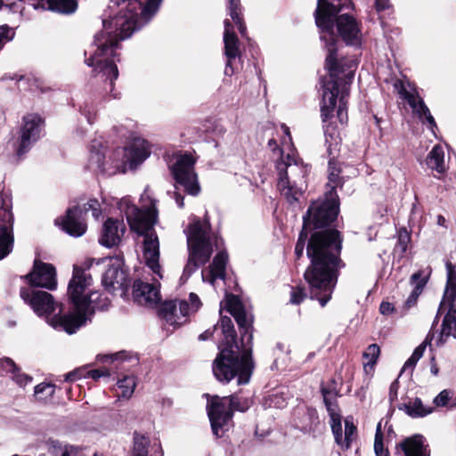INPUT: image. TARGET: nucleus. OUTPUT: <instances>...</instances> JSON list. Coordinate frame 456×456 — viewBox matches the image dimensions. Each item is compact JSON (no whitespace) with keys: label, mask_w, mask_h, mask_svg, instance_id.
<instances>
[{"label":"nucleus","mask_w":456,"mask_h":456,"mask_svg":"<svg viewBox=\"0 0 456 456\" xmlns=\"http://www.w3.org/2000/svg\"><path fill=\"white\" fill-rule=\"evenodd\" d=\"M110 1L118 6L123 4L122 10L125 12L110 20L102 21L103 29L94 36L95 49L86 62L102 72L110 80V86L112 88L113 81L118 76L115 63V51L118 47V42L128 38L135 29L147 23L158 12L162 0H147L145 4L140 0Z\"/></svg>","instance_id":"nucleus-1"},{"label":"nucleus","mask_w":456,"mask_h":456,"mask_svg":"<svg viewBox=\"0 0 456 456\" xmlns=\"http://www.w3.org/2000/svg\"><path fill=\"white\" fill-rule=\"evenodd\" d=\"M229 313L234 317L240 334L241 346L235 345V330L231 318H221V327L224 336L226 346L213 363V373L221 382H229L234 377L238 378V384H247L249 381L253 362L252 353V318L243 308L240 301L234 296L227 299Z\"/></svg>","instance_id":"nucleus-2"},{"label":"nucleus","mask_w":456,"mask_h":456,"mask_svg":"<svg viewBox=\"0 0 456 456\" xmlns=\"http://www.w3.org/2000/svg\"><path fill=\"white\" fill-rule=\"evenodd\" d=\"M342 239L337 230H325L314 232L306 248L311 265L304 277L310 289V297L317 299L324 306L331 298L337 283L338 271L344 265L339 258Z\"/></svg>","instance_id":"nucleus-3"},{"label":"nucleus","mask_w":456,"mask_h":456,"mask_svg":"<svg viewBox=\"0 0 456 456\" xmlns=\"http://www.w3.org/2000/svg\"><path fill=\"white\" fill-rule=\"evenodd\" d=\"M93 279L86 268L74 265L72 278L68 285V298L71 313L56 315L48 320L49 324L69 334L75 333L86 322L89 315L97 310L106 309L110 299L92 289Z\"/></svg>","instance_id":"nucleus-4"},{"label":"nucleus","mask_w":456,"mask_h":456,"mask_svg":"<svg viewBox=\"0 0 456 456\" xmlns=\"http://www.w3.org/2000/svg\"><path fill=\"white\" fill-rule=\"evenodd\" d=\"M353 7L351 0H318L317 8L315 10V23L321 29V39L325 41L328 47V55L332 51L336 66L341 70L346 69L349 64L354 61L355 66L356 61H338L336 57V37L333 32L334 22L336 20L337 29L341 38L347 44L352 45H360L362 42V34L356 20L347 12H339L350 10Z\"/></svg>","instance_id":"nucleus-5"},{"label":"nucleus","mask_w":456,"mask_h":456,"mask_svg":"<svg viewBox=\"0 0 456 456\" xmlns=\"http://www.w3.org/2000/svg\"><path fill=\"white\" fill-rule=\"evenodd\" d=\"M326 69L329 74L322 79V120L326 121L331 116L338 99L337 116L341 123H345L347 120L346 99L348 96L349 83L354 77L355 63L352 61L346 69L340 70L336 66L330 51V55L326 57Z\"/></svg>","instance_id":"nucleus-6"},{"label":"nucleus","mask_w":456,"mask_h":456,"mask_svg":"<svg viewBox=\"0 0 456 456\" xmlns=\"http://www.w3.org/2000/svg\"><path fill=\"white\" fill-rule=\"evenodd\" d=\"M118 208L125 212L131 230L144 237L143 258L146 265L159 279H162L159 265V242L153 227L157 221V212L153 208L141 210L131 204L128 199H122Z\"/></svg>","instance_id":"nucleus-7"},{"label":"nucleus","mask_w":456,"mask_h":456,"mask_svg":"<svg viewBox=\"0 0 456 456\" xmlns=\"http://www.w3.org/2000/svg\"><path fill=\"white\" fill-rule=\"evenodd\" d=\"M221 240L210 231L208 220L201 222L193 217L187 230L189 257L183 276L189 278L200 265L210 258L214 247L219 248Z\"/></svg>","instance_id":"nucleus-8"},{"label":"nucleus","mask_w":456,"mask_h":456,"mask_svg":"<svg viewBox=\"0 0 456 456\" xmlns=\"http://www.w3.org/2000/svg\"><path fill=\"white\" fill-rule=\"evenodd\" d=\"M277 186L281 194L289 204L297 202L306 189L308 167L296 159L293 152H288L277 163Z\"/></svg>","instance_id":"nucleus-9"},{"label":"nucleus","mask_w":456,"mask_h":456,"mask_svg":"<svg viewBox=\"0 0 456 456\" xmlns=\"http://www.w3.org/2000/svg\"><path fill=\"white\" fill-rule=\"evenodd\" d=\"M195 159L191 154L179 155L171 167V172L175 181L174 198L179 208L183 207V197L179 192L183 189L184 192L191 196H197L200 192V185L198 175L194 171Z\"/></svg>","instance_id":"nucleus-10"},{"label":"nucleus","mask_w":456,"mask_h":456,"mask_svg":"<svg viewBox=\"0 0 456 456\" xmlns=\"http://www.w3.org/2000/svg\"><path fill=\"white\" fill-rule=\"evenodd\" d=\"M248 407L247 403L240 404L237 395L214 396L207 406L213 434L216 437L223 436L224 432L228 430L233 411H243Z\"/></svg>","instance_id":"nucleus-11"},{"label":"nucleus","mask_w":456,"mask_h":456,"mask_svg":"<svg viewBox=\"0 0 456 456\" xmlns=\"http://www.w3.org/2000/svg\"><path fill=\"white\" fill-rule=\"evenodd\" d=\"M322 392L323 401L330 417V426L335 442L342 450H347L350 447L352 441L354 439L356 428L352 419L346 418L345 419V428L343 429L341 415L338 405L334 402L336 394L324 387L322 389Z\"/></svg>","instance_id":"nucleus-12"},{"label":"nucleus","mask_w":456,"mask_h":456,"mask_svg":"<svg viewBox=\"0 0 456 456\" xmlns=\"http://www.w3.org/2000/svg\"><path fill=\"white\" fill-rule=\"evenodd\" d=\"M88 166L93 170L106 175L125 173L126 170L123 151L117 149L106 158V148L99 141H94L90 146Z\"/></svg>","instance_id":"nucleus-13"},{"label":"nucleus","mask_w":456,"mask_h":456,"mask_svg":"<svg viewBox=\"0 0 456 456\" xmlns=\"http://www.w3.org/2000/svg\"><path fill=\"white\" fill-rule=\"evenodd\" d=\"M338 214V201L333 195L326 194V200L314 201L304 216V229L322 228L332 223Z\"/></svg>","instance_id":"nucleus-14"},{"label":"nucleus","mask_w":456,"mask_h":456,"mask_svg":"<svg viewBox=\"0 0 456 456\" xmlns=\"http://www.w3.org/2000/svg\"><path fill=\"white\" fill-rule=\"evenodd\" d=\"M88 211H92V215L95 219L100 217L102 210L97 200H89L82 208L78 206L69 208L66 212V216L61 219V225L62 229L70 236H82L86 231L84 215Z\"/></svg>","instance_id":"nucleus-15"},{"label":"nucleus","mask_w":456,"mask_h":456,"mask_svg":"<svg viewBox=\"0 0 456 456\" xmlns=\"http://www.w3.org/2000/svg\"><path fill=\"white\" fill-rule=\"evenodd\" d=\"M189 301L175 299L165 302L161 306L160 314L168 324L180 326L186 322L190 314L196 312L201 305L195 293L190 294Z\"/></svg>","instance_id":"nucleus-16"},{"label":"nucleus","mask_w":456,"mask_h":456,"mask_svg":"<svg viewBox=\"0 0 456 456\" xmlns=\"http://www.w3.org/2000/svg\"><path fill=\"white\" fill-rule=\"evenodd\" d=\"M12 200L7 193L0 192V260L12 249Z\"/></svg>","instance_id":"nucleus-17"},{"label":"nucleus","mask_w":456,"mask_h":456,"mask_svg":"<svg viewBox=\"0 0 456 456\" xmlns=\"http://www.w3.org/2000/svg\"><path fill=\"white\" fill-rule=\"evenodd\" d=\"M45 122L37 114H28L23 118L20 135L17 142L16 152L22 156L40 138Z\"/></svg>","instance_id":"nucleus-18"},{"label":"nucleus","mask_w":456,"mask_h":456,"mask_svg":"<svg viewBox=\"0 0 456 456\" xmlns=\"http://www.w3.org/2000/svg\"><path fill=\"white\" fill-rule=\"evenodd\" d=\"M20 297L31 306L38 316H49L58 305L50 293L31 288H22Z\"/></svg>","instance_id":"nucleus-19"},{"label":"nucleus","mask_w":456,"mask_h":456,"mask_svg":"<svg viewBox=\"0 0 456 456\" xmlns=\"http://www.w3.org/2000/svg\"><path fill=\"white\" fill-rule=\"evenodd\" d=\"M24 278L34 287H42L48 289H55L57 286L55 268L40 260H35L33 270Z\"/></svg>","instance_id":"nucleus-20"},{"label":"nucleus","mask_w":456,"mask_h":456,"mask_svg":"<svg viewBox=\"0 0 456 456\" xmlns=\"http://www.w3.org/2000/svg\"><path fill=\"white\" fill-rule=\"evenodd\" d=\"M121 150L126 166L129 165L130 168H135L142 163L151 152L148 142L141 138L134 139L128 147Z\"/></svg>","instance_id":"nucleus-21"},{"label":"nucleus","mask_w":456,"mask_h":456,"mask_svg":"<svg viewBox=\"0 0 456 456\" xmlns=\"http://www.w3.org/2000/svg\"><path fill=\"white\" fill-rule=\"evenodd\" d=\"M126 231L123 221L108 218L102 227L100 243L107 248L118 245Z\"/></svg>","instance_id":"nucleus-22"},{"label":"nucleus","mask_w":456,"mask_h":456,"mask_svg":"<svg viewBox=\"0 0 456 456\" xmlns=\"http://www.w3.org/2000/svg\"><path fill=\"white\" fill-rule=\"evenodd\" d=\"M108 262V269L105 271L102 276V284L106 289H116L121 288L125 285L126 281V275L125 272L120 268V265L116 260L112 263L111 258H103L97 261V265L100 263Z\"/></svg>","instance_id":"nucleus-23"},{"label":"nucleus","mask_w":456,"mask_h":456,"mask_svg":"<svg viewBox=\"0 0 456 456\" xmlns=\"http://www.w3.org/2000/svg\"><path fill=\"white\" fill-rule=\"evenodd\" d=\"M133 289L134 298L140 305H152L160 299L159 289L153 284L135 281Z\"/></svg>","instance_id":"nucleus-24"},{"label":"nucleus","mask_w":456,"mask_h":456,"mask_svg":"<svg viewBox=\"0 0 456 456\" xmlns=\"http://www.w3.org/2000/svg\"><path fill=\"white\" fill-rule=\"evenodd\" d=\"M404 456H430L426 438L420 434H415L404 438L398 445Z\"/></svg>","instance_id":"nucleus-25"},{"label":"nucleus","mask_w":456,"mask_h":456,"mask_svg":"<svg viewBox=\"0 0 456 456\" xmlns=\"http://www.w3.org/2000/svg\"><path fill=\"white\" fill-rule=\"evenodd\" d=\"M407 102L411 108L413 113L418 117L419 120L422 124L426 123L428 125V128L435 134V129H437L436 122L419 93L416 92L415 95L413 97H410Z\"/></svg>","instance_id":"nucleus-26"},{"label":"nucleus","mask_w":456,"mask_h":456,"mask_svg":"<svg viewBox=\"0 0 456 456\" xmlns=\"http://www.w3.org/2000/svg\"><path fill=\"white\" fill-rule=\"evenodd\" d=\"M224 53L228 60L225 74H229V69H232V61L240 55L239 40L233 32V27L229 20H224Z\"/></svg>","instance_id":"nucleus-27"},{"label":"nucleus","mask_w":456,"mask_h":456,"mask_svg":"<svg viewBox=\"0 0 456 456\" xmlns=\"http://www.w3.org/2000/svg\"><path fill=\"white\" fill-rule=\"evenodd\" d=\"M447 311L444 316L441 330L436 340L438 346H443L447 338H456V304H446Z\"/></svg>","instance_id":"nucleus-28"},{"label":"nucleus","mask_w":456,"mask_h":456,"mask_svg":"<svg viewBox=\"0 0 456 456\" xmlns=\"http://www.w3.org/2000/svg\"><path fill=\"white\" fill-rule=\"evenodd\" d=\"M227 254L225 252H219L214 258L209 270L202 271L203 281L209 282L214 285L216 279H224L225 275V265L227 262Z\"/></svg>","instance_id":"nucleus-29"},{"label":"nucleus","mask_w":456,"mask_h":456,"mask_svg":"<svg viewBox=\"0 0 456 456\" xmlns=\"http://www.w3.org/2000/svg\"><path fill=\"white\" fill-rule=\"evenodd\" d=\"M447 280L441 299V307H445L446 304H456V266L452 262L445 264Z\"/></svg>","instance_id":"nucleus-30"},{"label":"nucleus","mask_w":456,"mask_h":456,"mask_svg":"<svg viewBox=\"0 0 456 456\" xmlns=\"http://www.w3.org/2000/svg\"><path fill=\"white\" fill-rule=\"evenodd\" d=\"M151 441L149 437L139 433H134V444L132 449V456H149V446ZM154 452L150 456H163V450L159 443L152 445Z\"/></svg>","instance_id":"nucleus-31"},{"label":"nucleus","mask_w":456,"mask_h":456,"mask_svg":"<svg viewBox=\"0 0 456 456\" xmlns=\"http://www.w3.org/2000/svg\"><path fill=\"white\" fill-rule=\"evenodd\" d=\"M32 5L34 9L41 7L65 14L74 12L77 7L76 0H39L38 3L33 4Z\"/></svg>","instance_id":"nucleus-32"},{"label":"nucleus","mask_w":456,"mask_h":456,"mask_svg":"<svg viewBox=\"0 0 456 456\" xmlns=\"http://www.w3.org/2000/svg\"><path fill=\"white\" fill-rule=\"evenodd\" d=\"M397 409L403 411L412 419L426 417L434 411L433 407L424 405L421 399L419 397H415L412 403L398 404Z\"/></svg>","instance_id":"nucleus-33"},{"label":"nucleus","mask_w":456,"mask_h":456,"mask_svg":"<svg viewBox=\"0 0 456 456\" xmlns=\"http://www.w3.org/2000/svg\"><path fill=\"white\" fill-rule=\"evenodd\" d=\"M411 241V233L404 226L400 227L396 232V243L394 248V255L403 258Z\"/></svg>","instance_id":"nucleus-34"},{"label":"nucleus","mask_w":456,"mask_h":456,"mask_svg":"<svg viewBox=\"0 0 456 456\" xmlns=\"http://www.w3.org/2000/svg\"><path fill=\"white\" fill-rule=\"evenodd\" d=\"M427 165L440 174L445 171L444 152L441 146L435 145L432 148L427 157Z\"/></svg>","instance_id":"nucleus-35"},{"label":"nucleus","mask_w":456,"mask_h":456,"mask_svg":"<svg viewBox=\"0 0 456 456\" xmlns=\"http://www.w3.org/2000/svg\"><path fill=\"white\" fill-rule=\"evenodd\" d=\"M55 392V386L51 383H40L35 387L34 396L37 401L47 402L52 399Z\"/></svg>","instance_id":"nucleus-36"},{"label":"nucleus","mask_w":456,"mask_h":456,"mask_svg":"<svg viewBox=\"0 0 456 456\" xmlns=\"http://www.w3.org/2000/svg\"><path fill=\"white\" fill-rule=\"evenodd\" d=\"M117 385L118 388L121 391L119 396L128 399L134 394L136 387L135 378L134 376H125L118 381Z\"/></svg>","instance_id":"nucleus-37"},{"label":"nucleus","mask_w":456,"mask_h":456,"mask_svg":"<svg viewBox=\"0 0 456 456\" xmlns=\"http://www.w3.org/2000/svg\"><path fill=\"white\" fill-rule=\"evenodd\" d=\"M240 0H229V13L232 20L238 25V28L242 36L246 31V26L240 17Z\"/></svg>","instance_id":"nucleus-38"},{"label":"nucleus","mask_w":456,"mask_h":456,"mask_svg":"<svg viewBox=\"0 0 456 456\" xmlns=\"http://www.w3.org/2000/svg\"><path fill=\"white\" fill-rule=\"evenodd\" d=\"M339 172L340 169L337 167L336 162L334 160H330L328 185L330 186V191L328 192V194L334 196V189L340 183Z\"/></svg>","instance_id":"nucleus-39"},{"label":"nucleus","mask_w":456,"mask_h":456,"mask_svg":"<svg viewBox=\"0 0 456 456\" xmlns=\"http://www.w3.org/2000/svg\"><path fill=\"white\" fill-rule=\"evenodd\" d=\"M426 285H427V281H424L421 283H417L415 285V287L413 288L412 291L411 292V294L409 295V297H407V299L404 303L406 308L409 309L417 303L418 297L421 294V292Z\"/></svg>","instance_id":"nucleus-40"},{"label":"nucleus","mask_w":456,"mask_h":456,"mask_svg":"<svg viewBox=\"0 0 456 456\" xmlns=\"http://www.w3.org/2000/svg\"><path fill=\"white\" fill-rule=\"evenodd\" d=\"M53 453L55 456L58 455V453H61V456H77L78 452V448L73 445H64L61 446V444H53Z\"/></svg>","instance_id":"nucleus-41"},{"label":"nucleus","mask_w":456,"mask_h":456,"mask_svg":"<svg viewBox=\"0 0 456 456\" xmlns=\"http://www.w3.org/2000/svg\"><path fill=\"white\" fill-rule=\"evenodd\" d=\"M12 380L20 387H25L32 381V377L20 371V368L17 371L11 373Z\"/></svg>","instance_id":"nucleus-42"},{"label":"nucleus","mask_w":456,"mask_h":456,"mask_svg":"<svg viewBox=\"0 0 456 456\" xmlns=\"http://www.w3.org/2000/svg\"><path fill=\"white\" fill-rule=\"evenodd\" d=\"M13 37L14 32L10 27L6 25L0 26V50L7 42L11 41Z\"/></svg>","instance_id":"nucleus-43"},{"label":"nucleus","mask_w":456,"mask_h":456,"mask_svg":"<svg viewBox=\"0 0 456 456\" xmlns=\"http://www.w3.org/2000/svg\"><path fill=\"white\" fill-rule=\"evenodd\" d=\"M374 7L379 13L387 11V14L390 15L394 12V6L390 0H374Z\"/></svg>","instance_id":"nucleus-44"},{"label":"nucleus","mask_w":456,"mask_h":456,"mask_svg":"<svg viewBox=\"0 0 456 456\" xmlns=\"http://www.w3.org/2000/svg\"><path fill=\"white\" fill-rule=\"evenodd\" d=\"M306 230L307 229H304L303 228L302 232H300V235H299V238L297 240V242L296 244V247H295V254H296V256L298 258L300 256H302L303 253H304L305 240H306V238H307V232H306Z\"/></svg>","instance_id":"nucleus-45"},{"label":"nucleus","mask_w":456,"mask_h":456,"mask_svg":"<svg viewBox=\"0 0 456 456\" xmlns=\"http://www.w3.org/2000/svg\"><path fill=\"white\" fill-rule=\"evenodd\" d=\"M432 340H433V336L431 337V333H428L424 341L414 349V351L412 353L414 357H417V359H420L426 350V347L428 346H431Z\"/></svg>","instance_id":"nucleus-46"},{"label":"nucleus","mask_w":456,"mask_h":456,"mask_svg":"<svg viewBox=\"0 0 456 456\" xmlns=\"http://www.w3.org/2000/svg\"><path fill=\"white\" fill-rule=\"evenodd\" d=\"M394 87L397 90L400 97L403 100H405L406 102H408V99H410V97H413L415 95V93H410L406 89V87L404 86L403 81H401L400 79H397L394 83Z\"/></svg>","instance_id":"nucleus-47"},{"label":"nucleus","mask_w":456,"mask_h":456,"mask_svg":"<svg viewBox=\"0 0 456 456\" xmlns=\"http://www.w3.org/2000/svg\"><path fill=\"white\" fill-rule=\"evenodd\" d=\"M305 296L301 288L293 289L290 293L289 302L293 305H299L305 298Z\"/></svg>","instance_id":"nucleus-48"},{"label":"nucleus","mask_w":456,"mask_h":456,"mask_svg":"<svg viewBox=\"0 0 456 456\" xmlns=\"http://www.w3.org/2000/svg\"><path fill=\"white\" fill-rule=\"evenodd\" d=\"M450 401V395L447 390L441 391L433 400L436 406H445Z\"/></svg>","instance_id":"nucleus-49"},{"label":"nucleus","mask_w":456,"mask_h":456,"mask_svg":"<svg viewBox=\"0 0 456 456\" xmlns=\"http://www.w3.org/2000/svg\"><path fill=\"white\" fill-rule=\"evenodd\" d=\"M399 376L395 379L389 387L388 399L390 403H393L397 400L398 389H399Z\"/></svg>","instance_id":"nucleus-50"},{"label":"nucleus","mask_w":456,"mask_h":456,"mask_svg":"<svg viewBox=\"0 0 456 456\" xmlns=\"http://www.w3.org/2000/svg\"><path fill=\"white\" fill-rule=\"evenodd\" d=\"M110 371L106 368L91 370L87 372V377L94 380L99 379L102 377H109Z\"/></svg>","instance_id":"nucleus-51"},{"label":"nucleus","mask_w":456,"mask_h":456,"mask_svg":"<svg viewBox=\"0 0 456 456\" xmlns=\"http://www.w3.org/2000/svg\"><path fill=\"white\" fill-rule=\"evenodd\" d=\"M429 276L424 275V273L422 270H419L411 274L410 278V283L415 287L417 283H421L424 281H428Z\"/></svg>","instance_id":"nucleus-52"},{"label":"nucleus","mask_w":456,"mask_h":456,"mask_svg":"<svg viewBox=\"0 0 456 456\" xmlns=\"http://www.w3.org/2000/svg\"><path fill=\"white\" fill-rule=\"evenodd\" d=\"M419 359H417V357H414V355L411 354V355L407 359V361L404 362L403 366L402 367L399 377L402 376V374L408 369L411 370V375L412 374L413 368L417 364L418 361Z\"/></svg>","instance_id":"nucleus-53"},{"label":"nucleus","mask_w":456,"mask_h":456,"mask_svg":"<svg viewBox=\"0 0 456 456\" xmlns=\"http://www.w3.org/2000/svg\"><path fill=\"white\" fill-rule=\"evenodd\" d=\"M0 364L9 373H12L13 371H17V369L19 368L15 364V362L12 359H10L8 357L1 359L0 360Z\"/></svg>","instance_id":"nucleus-54"},{"label":"nucleus","mask_w":456,"mask_h":456,"mask_svg":"<svg viewBox=\"0 0 456 456\" xmlns=\"http://www.w3.org/2000/svg\"><path fill=\"white\" fill-rule=\"evenodd\" d=\"M374 452L376 456H389V452L385 448L384 441H374Z\"/></svg>","instance_id":"nucleus-55"},{"label":"nucleus","mask_w":456,"mask_h":456,"mask_svg":"<svg viewBox=\"0 0 456 456\" xmlns=\"http://www.w3.org/2000/svg\"><path fill=\"white\" fill-rule=\"evenodd\" d=\"M394 310H395V307H394L393 304L387 302V301H383L379 305V312L383 315H388V314H392L394 312Z\"/></svg>","instance_id":"nucleus-56"},{"label":"nucleus","mask_w":456,"mask_h":456,"mask_svg":"<svg viewBox=\"0 0 456 456\" xmlns=\"http://www.w3.org/2000/svg\"><path fill=\"white\" fill-rule=\"evenodd\" d=\"M281 129L284 134L286 135V137L282 141V147L287 146L288 148H289L290 145L292 144V138L290 135L289 128L286 125H281Z\"/></svg>","instance_id":"nucleus-57"},{"label":"nucleus","mask_w":456,"mask_h":456,"mask_svg":"<svg viewBox=\"0 0 456 456\" xmlns=\"http://www.w3.org/2000/svg\"><path fill=\"white\" fill-rule=\"evenodd\" d=\"M445 308L446 307H441V303L439 304L436 314L435 319H434V321L432 322L431 329H430V330L428 332V333H431V336L433 335V338L435 337V334H434L433 331H434L435 328L436 327V325L438 324L440 315L443 314V312L445 310Z\"/></svg>","instance_id":"nucleus-58"},{"label":"nucleus","mask_w":456,"mask_h":456,"mask_svg":"<svg viewBox=\"0 0 456 456\" xmlns=\"http://www.w3.org/2000/svg\"><path fill=\"white\" fill-rule=\"evenodd\" d=\"M380 354V348L377 344L372 343V368L377 362L378 358Z\"/></svg>","instance_id":"nucleus-59"},{"label":"nucleus","mask_w":456,"mask_h":456,"mask_svg":"<svg viewBox=\"0 0 456 456\" xmlns=\"http://www.w3.org/2000/svg\"><path fill=\"white\" fill-rule=\"evenodd\" d=\"M80 377L78 370L71 371L64 375L65 381H74Z\"/></svg>","instance_id":"nucleus-60"},{"label":"nucleus","mask_w":456,"mask_h":456,"mask_svg":"<svg viewBox=\"0 0 456 456\" xmlns=\"http://www.w3.org/2000/svg\"><path fill=\"white\" fill-rule=\"evenodd\" d=\"M120 358H121L120 354H112V355H103V356H102L101 360L104 361V362L108 361V360L114 362V361H118Z\"/></svg>","instance_id":"nucleus-61"},{"label":"nucleus","mask_w":456,"mask_h":456,"mask_svg":"<svg viewBox=\"0 0 456 456\" xmlns=\"http://www.w3.org/2000/svg\"><path fill=\"white\" fill-rule=\"evenodd\" d=\"M363 357L365 358V361L363 362V368L365 372H368L369 368H370V359H369L368 353L363 354Z\"/></svg>","instance_id":"nucleus-62"},{"label":"nucleus","mask_w":456,"mask_h":456,"mask_svg":"<svg viewBox=\"0 0 456 456\" xmlns=\"http://www.w3.org/2000/svg\"><path fill=\"white\" fill-rule=\"evenodd\" d=\"M431 362H433L431 365V368H430L431 373L433 375H437L439 370H438V367L436 366V364L435 363L434 356L431 358Z\"/></svg>","instance_id":"nucleus-63"},{"label":"nucleus","mask_w":456,"mask_h":456,"mask_svg":"<svg viewBox=\"0 0 456 456\" xmlns=\"http://www.w3.org/2000/svg\"><path fill=\"white\" fill-rule=\"evenodd\" d=\"M384 438H385V435H384V432H379L378 433H375V438H374V441H384Z\"/></svg>","instance_id":"nucleus-64"}]
</instances>
